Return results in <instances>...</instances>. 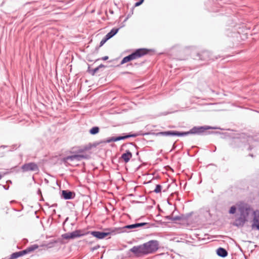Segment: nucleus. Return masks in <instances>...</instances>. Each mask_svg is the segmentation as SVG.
Listing matches in <instances>:
<instances>
[{
    "mask_svg": "<svg viewBox=\"0 0 259 259\" xmlns=\"http://www.w3.org/2000/svg\"><path fill=\"white\" fill-rule=\"evenodd\" d=\"M90 155L88 154H75L68 156L64 157L63 159L65 163L70 164L71 165H77V162L81 161L82 159H89Z\"/></svg>",
    "mask_w": 259,
    "mask_h": 259,
    "instance_id": "obj_2",
    "label": "nucleus"
},
{
    "mask_svg": "<svg viewBox=\"0 0 259 259\" xmlns=\"http://www.w3.org/2000/svg\"><path fill=\"white\" fill-rule=\"evenodd\" d=\"M162 189V186L160 185H157L156 186L155 189L154 190V192L156 193H159L161 192Z\"/></svg>",
    "mask_w": 259,
    "mask_h": 259,
    "instance_id": "obj_20",
    "label": "nucleus"
},
{
    "mask_svg": "<svg viewBox=\"0 0 259 259\" xmlns=\"http://www.w3.org/2000/svg\"><path fill=\"white\" fill-rule=\"evenodd\" d=\"M136 224H137V228L148 225V223H136Z\"/></svg>",
    "mask_w": 259,
    "mask_h": 259,
    "instance_id": "obj_25",
    "label": "nucleus"
},
{
    "mask_svg": "<svg viewBox=\"0 0 259 259\" xmlns=\"http://www.w3.org/2000/svg\"><path fill=\"white\" fill-rule=\"evenodd\" d=\"M136 136V135H135V134H130V135H127L123 136H119L117 137H115V141L116 142V141H118L120 140H124L125 139H127V138H128L130 137H135Z\"/></svg>",
    "mask_w": 259,
    "mask_h": 259,
    "instance_id": "obj_15",
    "label": "nucleus"
},
{
    "mask_svg": "<svg viewBox=\"0 0 259 259\" xmlns=\"http://www.w3.org/2000/svg\"><path fill=\"white\" fill-rule=\"evenodd\" d=\"M108 59V56H105V57H103L102 58V60H104V61L107 60Z\"/></svg>",
    "mask_w": 259,
    "mask_h": 259,
    "instance_id": "obj_30",
    "label": "nucleus"
},
{
    "mask_svg": "<svg viewBox=\"0 0 259 259\" xmlns=\"http://www.w3.org/2000/svg\"><path fill=\"white\" fill-rule=\"evenodd\" d=\"M62 236H63V238L66 239H71V238L70 237V233L64 234L62 235Z\"/></svg>",
    "mask_w": 259,
    "mask_h": 259,
    "instance_id": "obj_26",
    "label": "nucleus"
},
{
    "mask_svg": "<svg viewBox=\"0 0 259 259\" xmlns=\"http://www.w3.org/2000/svg\"><path fill=\"white\" fill-rule=\"evenodd\" d=\"M21 168L23 172L29 171H37L39 170L37 165L34 162L25 163L22 166Z\"/></svg>",
    "mask_w": 259,
    "mask_h": 259,
    "instance_id": "obj_5",
    "label": "nucleus"
},
{
    "mask_svg": "<svg viewBox=\"0 0 259 259\" xmlns=\"http://www.w3.org/2000/svg\"><path fill=\"white\" fill-rule=\"evenodd\" d=\"M91 234L94 236L98 239H103L107 236L109 233H105L99 231H92Z\"/></svg>",
    "mask_w": 259,
    "mask_h": 259,
    "instance_id": "obj_7",
    "label": "nucleus"
},
{
    "mask_svg": "<svg viewBox=\"0 0 259 259\" xmlns=\"http://www.w3.org/2000/svg\"><path fill=\"white\" fill-rule=\"evenodd\" d=\"M81 235H82L80 234V231L79 230H76L70 233V237L71 239L77 238L81 236Z\"/></svg>",
    "mask_w": 259,
    "mask_h": 259,
    "instance_id": "obj_16",
    "label": "nucleus"
},
{
    "mask_svg": "<svg viewBox=\"0 0 259 259\" xmlns=\"http://www.w3.org/2000/svg\"><path fill=\"white\" fill-rule=\"evenodd\" d=\"M147 53L148 51L146 49H138L133 53L131 54V55L124 57L122 61H121L120 64L122 65L133 60L137 59L139 58H140L143 56L147 54Z\"/></svg>",
    "mask_w": 259,
    "mask_h": 259,
    "instance_id": "obj_3",
    "label": "nucleus"
},
{
    "mask_svg": "<svg viewBox=\"0 0 259 259\" xmlns=\"http://www.w3.org/2000/svg\"><path fill=\"white\" fill-rule=\"evenodd\" d=\"M159 242L157 240H150L143 244L134 246L130 249L135 256L141 257L145 255L153 253L158 249Z\"/></svg>",
    "mask_w": 259,
    "mask_h": 259,
    "instance_id": "obj_1",
    "label": "nucleus"
},
{
    "mask_svg": "<svg viewBox=\"0 0 259 259\" xmlns=\"http://www.w3.org/2000/svg\"><path fill=\"white\" fill-rule=\"evenodd\" d=\"M217 253L219 256L222 257H225L228 255V252L227 250L222 247H219L217 250Z\"/></svg>",
    "mask_w": 259,
    "mask_h": 259,
    "instance_id": "obj_11",
    "label": "nucleus"
},
{
    "mask_svg": "<svg viewBox=\"0 0 259 259\" xmlns=\"http://www.w3.org/2000/svg\"><path fill=\"white\" fill-rule=\"evenodd\" d=\"M256 229L258 230H259V228H256Z\"/></svg>",
    "mask_w": 259,
    "mask_h": 259,
    "instance_id": "obj_33",
    "label": "nucleus"
},
{
    "mask_svg": "<svg viewBox=\"0 0 259 259\" xmlns=\"http://www.w3.org/2000/svg\"><path fill=\"white\" fill-rule=\"evenodd\" d=\"M26 254V251H20L18 252H16L14 253H13L9 259H16L18 257L23 256V255Z\"/></svg>",
    "mask_w": 259,
    "mask_h": 259,
    "instance_id": "obj_12",
    "label": "nucleus"
},
{
    "mask_svg": "<svg viewBox=\"0 0 259 259\" xmlns=\"http://www.w3.org/2000/svg\"><path fill=\"white\" fill-rule=\"evenodd\" d=\"M87 149H88V148H85L84 149H81V150H79V152H83L84 150H87Z\"/></svg>",
    "mask_w": 259,
    "mask_h": 259,
    "instance_id": "obj_31",
    "label": "nucleus"
},
{
    "mask_svg": "<svg viewBox=\"0 0 259 259\" xmlns=\"http://www.w3.org/2000/svg\"><path fill=\"white\" fill-rule=\"evenodd\" d=\"M2 176L0 175V180L2 179Z\"/></svg>",
    "mask_w": 259,
    "mask_h": 259,
    "instance_id": "obj_32",
    "label": "nucleus"
},
{
    "mask_svg": "<svg viewBox=\"0 0 259 259\" xmlns=\"http://www.w3.org/2000/svg\"><path fill=\"white\" fill-rule=\"evenodd\" d=\"M109 39H107V37L105 36V38H103L100 42V46L101 47L102 46L105 42L106 41L108 40Z\"/></svg>",
    "mask_w": 259,
    "mask_h": 259,
    "instance_id": "obj_24",
    "label": "nucleus"
},
{
    "mask_svg": "<svg viewBox=\"0 0 259 259\" xmlns=\"http://www.w3.org/2000/svg\"><path fill=\"white\" fill-rule=\"evenodd\" d=\"M112 142H116L115 137H111L107 140V142L110 143Z\"/></svg>",
    "mask_w": 259,
    "mask_h": 259,
    "instance_id": "obj_27",
    "label": "nucleus"
},
{
    "mask_svg": "<svg viewBox=\"0 0 259 259\" xmlns=\"http://www.w3.org/2000/svg\"><path fill=\"white\" fill-rule=\"evenodd\" d=\"M62 196L65 199H71L75 197V193L69 191L63 190Z\"/></svg>",
    "mask_w": 259,
    "mask_h": 259,
    "instance_id": "obj_8",
    "label": "nucleus"
},
{
    "mask_svg": "<svg viewBox=\"0 0 259 259\" xmlns=\"http://www.w3.org/2000/svg\"><path fill=\"white\" fill-rule=\"evenodd\" d=\"M213 128L209 126H194L188 132H183L184 136H187L189 134H198L200 135L203 133L205 131Z\"/></svg>",
    "mask_w": 259,
    "mask_h": 259,
    "instance_id": "obj_4",
    "label": "nucleus"
},
{
    "mask_svg": "<svg viewBox=\"0 0 259 259\" xmlns=\"http://www.w3.org/2000/svg\"><path fill=\"white\" fill-rule=\"evenodd\" d=\"M132 157V153L128 150H126L125 153L122 154L121 158H122L125 163H127L130 161Z\"/></svg>",
    "mask_w": 259,
    "mask_h": 259,
    "instance_id": "obj_10",
    "label": "nucleus"
},
{
    "mask_svg": "<svg viewBox=\"0 0 259 259\" xmlns=\"http://www.w3.org/2000/svg\"><path fill=\"white\" fill-rule=\"evenodd\" d=\"M157 136H184L183 132H180L175 131H169L166 132H159L156 134Z\"/></svg>",
    "mask_w": 259,
    "mask_h": 259,
    "instance_id": "obj_6",
    "label": "nucleus"
},
{
    "mask_svg": "<svg viewBox=\"0 0 259 259\" xmlns=\"http://www.w3.org/2000/svg\"><path fill=\"white\" fill-rule=\"evenodd\" d=\"M99 132V128L98 126H94L90 130L91 135H95Z\"/></svg>",
    "mask_w": 259,
    "mask_h": 259,
    "instance_id": "obj_18",
    "label": "nucleus"
},
{
    "mask_svg": "<svg viewBox=\"0 0 259 259\" xmlns=\"http://www.w3.org/2000/svg\"><path fill=\"white\" fill-rule=\"evenodd\" d=\"M171 220L172 221H176V220H181V218L180 217H173Z\"/></svg>",
    "mask_w": 259,
    "mask_h": 259,
    "instance_id": "obj_29",
    "label": "nucleus"
},
{
    "mask_svg": "<svg viewBox=\"0 0 259 259\" xmlns=\"http://www.w3.org/2000/svg\"><path fill=\"white\" fill-rule=\"evenodd\" d=\"M210 53L208 51H204L202 52V56L204 58V59H208L210 58Z\"/></svg>",
    "mask_w": 259,
    "mask_h": 259,
    "instance_id": "obj_19",
    "label": "nucleus"
},
{
    "mask_svg": "<svg viewBox=\"0 0 259 259\" xmlns=\"http://www.w3.org/2000/svg\"><path fill=\"white\" fill-rule=\"evenodd\" d=\"M236 210V207L235 206H232L231 207V208L230 209L229 213L231 214H234L235 213Z\"/></svg>",
    "mask_w": 259,
    "mask_h": 259,
    "instance_id": "obj_23",
    "label": "nucleus"
},
{
    "mask_svg": "<svg viewBox=\"0 0 259 259\" xmlns=\"http://www.w3.org/2000/svg\"><path fill=\"white\" fill-rule=\"evenodd\" d=\"M118 30V28H113L105 36L107 37V39H110L117 33Z\"/></svg>",
    "mask_w": 259,
    "mask_h": 259,
    "instance_id": "obj_14",
    "label": "nucleus"
},
{
    "mask_svg": "<svg viewBox=\"0 0 259 259\" xmlns=\"http://www.w3.org/2000/svg\"><path fill=\"white\" fill-rule=\"evenodd\" d=\"M245 222V219L244 218L240 217L235 220L233 223V225L236 226H242Z\"/></svg>",
    "mask_w": 259,
    "mask_h": 259,
    "instance_id": "obj_13",
    "label": "nucleus"
},
{
    "mask_svg": "<svg viewBox=\"0 0 259 259\" xmlns=\"http://www.w3.org/2000/svg\"><path fill=\"white\" fill-rule=\"evenodd\" d=\"M137 228V224L130 225H127V226H126L124 227V228L131 229H135V228Z\"/></svg>",
    "mask_w": 259,
    "mask_h": 259,
    "instance_id": "obj_22",
    "label": "nucleus"
},
{
    "mask_svg": "<svg viewBox=\"0 0 259 259\" xmlns=\"http://www.w3.org/2000/svg\"><path fill=\"white\" fill-rule=\"evenodd\" d=\"M38 248V245H33L31 246H29L27 247L26 249L23 250V251H26V254L30 252H32L34 251L35 249H37Z\"/></svg>",
    "mask_w": 259,
    "mask_h": 259,
    "instance_id": "obj_17",
    "label": "nucleus"
},
{
    "mask_svg": "<svg viewBox=\"0 0 259 259\" xmlns=\"http://www.w3.org/2000/svg\"><path fill=\"white\" fill-rule=\"evenodd\" d=\"M143 1H144V0H141L140 1L136 3L135 4V6H140V5H141L142 4Z\"/></svg>",
    "mask_w": 259,
    "mask_h": 259,
    "instance_id": "obj_28",
    "label": "nucleus"
},
{
    "mask_svg": "<svg viewBox=\"0 0 259 259\" xmlns=\"http://www.w3.org/2000/svg\"><path fill=\"white\" fill-rule=\"evenodd\" d=\"M101 67H104V65H103L102 64H101L98 67H97L95 68V69H93L92 70V74L94 75L97 72V71L99 70V68H101Z\"/></svg>",
    "mask_w": 259,
    "mask_h": 259,
    "instance_id": "obj_21",
    "label": "nucleus"
},
{
    "mask_svg": "<svg viewBox=\"0 0 259 259\" xmlns=\"http://www.w3.org/2000/svg\"><path fill=\"white\" fill-rule=\"evenodd\" d=\"M252 227L259 228V211L257 210L254 212L253 224Z\"/></svg>",
    "mask_w": 259,
    "mask_h": 259,
    "instance_id": "obj_9",
    "label": "nucleus"
}]
</instances>
